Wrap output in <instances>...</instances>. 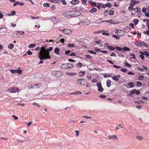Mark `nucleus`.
<instances>
[{
  "label": "nucleus",
  "mask_w": 149,
  "mask_h": 149,
  "mask_svg": "<svg viewBox=\"0 0 149 149\" xmlns=\"http://www.w3.org/2000/svg\"><path fill=\"white\" fill-rule=\"evenodd\" d=\"M46 47V46H45L41 48L39 55V57L40 60H47L51 58L49 52L52 50L53 48L52 47H50L49 48L46 49L45 48Z\"/></svg>",
  "instance_id": "f257e3e1"
},
{
  "label": "nucleus",
  "mask_w": 149,
  "mask_h": 149,
  "mask_svg": "<svg viewBox=\"0 0 149 149\" xmlns=\"http://www.w3.org/2000/svg\"><path fill=\"white\" fill-rule=\"evenodd\" d=\"M80 15V13L79 11L75 10L67 11L63 14V15L67 17H70L74 16H78Z\"/></svg>",
  "instance_id": "f03ea898"
},
{
  "label": "nucleus",
  "mask_w": 149,
  "mask_h": 149,
  "mask_svg": "<svg viewBox=\"0 0 149 149\" xmlns=\"http://www.w3.org/2000/svg\"><path fill=\"white\" fill-rule=\"evenodd\" d=\"M73 64L72 63H65L62 64L61 67L62 68L66 69H70L73 67Z\"/></svg>",
  "instance_id": "7ed1b4c3"
},
{
  "label": "nucleus",
  "mask_w": 149,
  "mask_h": 149,
  "mask_svg": "<svg viewBox=\"0 0 149 149\" xmlns=\"http://www.w3.org/2000/svg\"><path fill=\"white\" fill-rule=\"evenodd\" d=\"M142 12L145 14L146 16L149 17V6L147 8L143 7L142 9Z\"/></svg>",
  "instance_id": "20e7f679"
},
{
  "label": "nucleus",
  "mask_w": 149,
  "mask_h": 149,
  "mask_svg": "<svg viewBox=\"0 0 149 149\" xmlns=\"http://www.w3.org/2000/svg\"><path fill=\"white\" fill-rule=\"evenodd\" d=\"M135 45L138 46H145L147 47H148V45L147 43L144 41L137 42L135 44Z\"/></svg>",
  "instance_id": "39448f33"
},
{
  "label": "nucleus",
  "mask_w": 149,
  "mask_h": 149,
  "mask_svg": "<svg viewBox=\"0 0 149 149\" xmlns=\"http://www.w3.org/2000/svg\"><path fill=\"white\" fill-rule=\"evenodd\" d=\"M19 91V89L16 87L11 88L8 90V91L10 93H15Z\"/></svg>",
  "instance_id": "423d86ee"
},
{
  "label": "nucleus",
  "mask_w": 149,
  "mask_h": 149,
  "mask_svg": "<svg viewBox=\"0 0 149 149\" xmlns=\"http://www.w3.org/2000/svg\"><path fill=\"white\" fill-rule=\"evenodd\" d=\"M76 81L78 84H81L83 86L85 85V80L83 79H77Z\"/></svg>",
  "instance_id": "0eeeda50"
},
{
  "label": "nucleus",
  "mask_w": 149,
  "mask_h": 149,
  "mask_svg": "<svg viewBox=\"0 0 149 149\" xmlns=\"http://www.w3.org/2000/svg\"><path fill=\"white\" fill-rule=\"evenodd\" d=\"M91 23V22L89 20H87L86 21H81L79 22L78 24V25H88Z\"/></svg>",
  "instance_id": "6e6552de"
},
{
  "label": "nucleus",
  "mask_w": 149,
  "mask_h": 149,
  "mask_svg": "<svg viewBox=\"0 0 149 149\" xmlns=\"http://www.w3.org/2000/svg\"><path fill=\"white\" fill-rule=\"evenodd\" d=\"M97 86L98 88V90L99 92H101L103 91L104 89L102 86L101 84V83L98 82L97 83Z\"/></svg>",
  "instance_id": "1a4fd4ad"
},
{
  "label": "nucleus",
  "mask_w": 149,
  "mask_h": 149,
  "mask_svg": "<svg viewBox=\"0 0 149 149\" xmlns=\"http://www.w3.org/2000/svg\"><path fill=\"white\" fill-rule=\"evenodd\" d=\"M63 33L65 34H70L72 33V30L68 29H64L63 30Z\"/></svg>",
  "instance_id": "9d476101"
},
{
  "label": "nucleus",
  "mask_w": 149,
  "mask_h": 149,
  "mask_svg": "<svg viewBox=\"0 0 149 149\" xmlns=\"http://www.w3.org/2000/svg\"><path fill=\"white\" fill-rule=\"evenodd\" d=\"M140 2L138 1H136L135 0H131L130 2L131 6H134L135 5L139 3Z\"/></svg>",
  "instance_id": "9b49d317"
},
{
  "label": "nucleus",
  "mask_w": 149,
  "mask_h": 149,
  "mask_svg": "<svg viewBox=\"0 0 149 149\" xmlns=\"http://www.w3.org/2000/svg\"><path fill=\"white\" fill-rule=\"evenodd\" d=\"M108 138L109 139H113L115 140H117L118 139V138L117 136L116 135H109L108 136Z\"/></svg>",
  "instance_id": "f8f14e48"
},
{
  "label": "nucleus",
  "mask_w": 149,
  "mask_h": 149,
  "mask_svg": "<svg viewBox=\"0 0 149 149\" xmlns=\"http://www.w3.org/2000/svg\"><path fill=\"white\" fill-rule=\"evenodd\" d=\"M41 85L40 84H35L32 86H31L30 88H37L41 86Z\"/></svg>",
  "instance_id": "ddd939ff"
},
{
  "label": "nucleus",
  "mask_w": 149,
  "mask_h": 149,
  "mask_svg": "<svg viewBox=\"0 0 149 149\" xmlns=\"http://www.w3.org/2000/svg\"><path fill=\"white\" fill-rule=\"evenodd\" d=\"M133 10L136 12L138 14H140L141 13V8L139 7H136L134 8Z\"/></svg>",
  "instance_id": "4468645a"
},
{
  "label": "nucleus",
  "mask_w": 149,
  "mask_h": 149,
  "mask_svg": "<svg viewBox=\"0 0 149 149\" xmlns=\"http://www.w3.org/2000/svg\"><path fill=\"white\" fill-rule=\"evenodd\" d=\"M104 22V21L102 20V19L100 18L97 20L95 22V23L97 24H100L102 22Z\"/></svg>",
  "instance_id": "2eb2a0df"
},
{
  "label": "nucleus",
  "mask_w": 149,
  "mask_h": 149,
  "mask_svg": "<svg viewBox=\"0 0 149 149\" xmlns=\"http://www.w3.org/2000/svg\"><path fill=\"white\" fill-rule=\"evenodd\" d=\"M63 73L60 71L56 72V77H60L63 75Z\"/></svg>",
  "instance_id": "dca6fc26"
},
{
  "label": "nucleus",
  "mask_w": 149,
  "mask_h": 149,
  "mask_svg": "<svg viewBox=\"0 0 149 149\" xmlns=\"http://www.w3.org/2000/svg\"><path fill=\"white\" fill-rule=\"evenodd\" d=\"M71 3L73 5H75L79 3V1L78 0H74L71 1Z\"/></svg>",
  "instance_id": "f3484780"
},
{
  "label": "nucleus",
  "mask_w": 149,
  "mask_h": 149,
  "mask_svg": "<svg viewBox=\"0 0 149 149\" xmlns=\"http://www.w3.org/2000/svg\"><path fill=\"white\" fill-rule=\"evenodd\" d=\"M79 10L82 12L83 13H85L87 12V10H84V8L82 6L80 7L79 8Z\"/></svg>",
  "instance_id": "a211bd4d"
},
{
  "label": "nucleus",
  "mask_w": 149,
  "mask_h": 149,
  "mask_svg": "<svg viewBox=\"0 0 149 149\" xmlns=\"http://www.w3.org/2000/svg\"><path fill=\"white\" fill-rule=\"evenodd\" d=\"M125 31L126 32H128L130 30V28L128 26L124 28Z\"/></svg>",
  "instance_id": "6ab92c4d"
},
{
  "label": "nucleus",
  "mask_w": 149,
  "mask_h": 149,
  "mask_svg": "<svg viewBox=\"0 0 149 149\" xmlns=\"http://www.w3.org/2000/svg\"><path fill=\"white\" fill-rule=\"evenodd\" d=\"M123 50L124 51H130V49L128 47H124L122 48Z\"/></svg>",
  "instance_id": "aec40b11"
},
{
  "label": "nucleus",
  "mask_w": 149,
  "mask_h": 149,
  "mask_svg": "<svg viewBox=\"0 0 149 149\" xmlns=\"http://www.w3.org/2000/svg\"><path fill=\"white\" fill-rule=\"evenodd\" d=\"M111 82V80H109V79L107 80V85L108 87H110Z\"/></svg>",
  "instance_id": "412c9836"
},
{
  "label": "nucleus",
  "mask_w": 149,
  "mask_h": 149,
  "mask_svg": "<svg viewBox=\"0 0 149 149\" xmlns=\"http://www.w3.org/2000/svg\"><path fill=\"white\" fill-rule=\"evenodd\" d=\"M97 11V9L96 8H92L90 10V12L91 13H93L94 12H96Z\"/></svg>",
  "instance_id": "4be33fe9"
},
{
  "label": "nucleus",
  "mask_w": 149,
  "mask_h": 149,
  "mask_svg": "<svg viewBox=\"0 0 149 149\" xmlns=\"http://www.w3.org/2000/svg\"><path fill=\"white\" fill-rule=\"evenodd\" d=\"M136 138L139 141H141L143 139V138L140 136L137 135L136 136Z\"/></svg>",
  "instance_id": "5701e85b"
},
{
  "label": "nucleus",
  "mask_w": 149,
  "mask_h": 149,
  "mask_svg": "<svg viewBox=\"0 0 149 149\" xmlns=\"http://www.w3.org/2000/svg\"><path fill=\"white\" fill-rule=\"evenodd\" d=\"M85 73V71L80 72H79V74L80 76H82L84 75Z\"/></svg>",
  "instance_id": "b1692460"
},
{
  "label": "nucleus",
  "mask_w": 149,
  "mask_h": 149,
  "mask_svg": "<svg viewBox=\"0 0 149 149\" xmlns=\"http://www.w3.org/2000/svg\"><path fill=\"white\" fill-rule=\"evenodd\" d=\"M82 65V64L81 63H79L76 65V66L78 68H81Z\"/></svg>",
  "instance_id": "393cba45"
},
{
  "label": "nucleus",
  "mask_w": 149,
  "mask_h": 149,
  "mask_svg": "<svg viewBox=\"0 0 149 149\" xmlns=\"http://www.w3.org/2000/svg\"><path fill=\"white\" fill-rule=\"evenodd\" d=\"M14 47V46L13 44H10L9 45H8V47L9 48L12 49Z\"/></svg>",
  "instance_id": "a878e982"
},
{
  "label": "nucleus",
  "mask_w": 149,
  "mask_h": 149,
  "mask_svg": "<svg viewBox=\"0 0 149 149\" xmlns=\"http://www.w3.org/2000/svg\"><path fill=\"white\" fill-rule=\"evenodd\" d=\"M128 85L131 88L133 87L134 86L133 83L132 82H131L129 83Z\"/></svg>",
  "instance_id": "bb28decb"
},
{
  "label": "nucleus",
  "mask_w": 149,
  "mask_h": 149,
  "mask_svg": "<svg viewBox=\"0 0 149 149\" xmlns=\"http://www.w3.org/2000/svg\"><path fill=\"white\" fill-rule=\"evenodd\" d=\"M137 83V86L139 87H140L142 85V84L141 83V82L138 81L136 82Z\"/></svg>",
  "instance_id": "cd10ccee"
},
{
  "label": "nucleus",
  "mask_w": 149,
  "mask_h": 149,
  "mask_svg": "<svg viewBox=\"0 0 149 149\" xmlns=\"http://www.w3.org/2000/svg\"><path fill=\"white\" fill-rule=\"evenodd\" d=\"M133 22L135 25H136L139 22V20L136 19H135L133 20Z\"/></svg>",
  "instance_id": "c85d7f7f"
},
{
  "label": "nucleus",
  "mask_w": 149,
  "mask_h": 149,
  "mask_svg": "<svg viewBox=\"0 0 149 149\" xmlns=\"http://www.w3.org/2000/svg\"><path fill=\"white\" fill-rule=\"evenodd\" d=\"M10 71L11 73H13V74H15V73H17V70L11 69V70H10Z\"/></svg>",
  "instance_id": "c756f323"
},
{
  "label": "nucleus",
  "mask_w": 149,
  "mask_h": 149,
  "mask_svg": "<svg viewBox=\"0 0 149 149\" xmlns=\"http://www.w3.org/2000/svg\"><path fill=\"white\" fill-rule=\"evenodd\" d=\"M112 79L115 81H117L119 80V79L117 78L116 76H114L112 77Z\"/></svg>",
  "instance_id": "7c9ffc66"
},
{
  "label": "nucleus",
  "mask_w": 149,
  "mask_h": 149,
  "mask_svg": "<svg viewBox=\"0 0 149 149\" xmlns=\"http://www.w3.org/2000/svg\"><path fill=\"white\" fill-rule=\"evenodd\" d=\"M43 6L45 7H49V6L50 5L48 3H44L43 4Z\"/></svg>",
  "instance_id": "2f4dec72"
},
{
  "label": "nucleus",
  "mask_w": 149,
  "mask_h": 149,
  "mask_svg": "<svg viewBox=\"0 0 149 149\" xmlns=\"http://www.w3.org/2000/svg\"><path fill=\"white\" fill-rule=\"evenodd\" d=\"M108 48L111 50H114L115 49V48L112 46H110L107 47Z\"/></svg>",
  "instance_id": "473e14b6"
},
{
  "label": "nucleus",
  "mask_w": 149,
  "mask_h": 149,
  "mask_svg": "<svg viewBox=\"0 0 149 149\" xmlns=\"http://www.w3.org/2000/svg\"><path fill=\"white\" fill-rule=\"evenodd\" d=\"M144 77L143 76L141 75L138 78V80L140 81L142 80L144 78Z\"/></svg>",
  "instance_id": "72a5a7b5"
},
{
  "label": "nucleus",
  "mask_w": 149,
  "mask_h": 149,
  "mask_svg": "<svg viewBox=\"0 0 149 149\" xmlns=\"http://www.w3.org/2000/svg\"><path fill=\"white\" fill-rule=\"evenodd\" d=\"M121 70L123 72H126L127 71V70L126 68H122L121 69Z\"/></svg>",
  "instance_id": "f704fd0d"
},
{
  "label": "nucleus",
  "mask_w": 149,
  "mask_h": 149,
  "mask_svg": "<svg viewBox=\"0 0 149 149\" xmlns=\"http://www.w3.org/2000/svg\"><path fill=\"white\" fill-rule=\"evenodd\" d=\"M19 4H20V2L19 1H15L14 3V6H15L17 5H19Z\"/></svg>",
  "instance_id": "c9c22d12"
},
{
  "label": "nucleus",
  "mask_w": 149,
  "mask_h": 149,
  "mask_svg": "<svg viewBox=\"0 0 149 149\" xmlns=\"http://www.w3.org/2000/svg\"><path fill=\"white\" fill-rule=\"evenodd\" d=\"M135 93L136 95H138L140 93V92L139 90H136L135 89Z\"/></svg>",
  "instance_id": "e433bc0d"
},
{
  "label": "nucleus",
  "mask_w": 149,
  "mask_h": 149,
  "mask_svg": "<svg viewBox=\"0 0 149 149\" xmlns=\"http://www.w3.org/2000/svg\"><path fill=\"white\" fill-rule=\"evenodd\" d=\"M85 56L86 58L88 59H91L92 58V56L88 55H86Z\"/></svg>",
  "instance_id": "4c0bfd02"
},
{
  "label": "nucleus",
  "mask_w": 149,
  "mask_h": 149,
  "mask_svg": "<svg viewBox=\"0 0 149 149\" xmlns=\"http://www.w3.org/2000/svg\"><path fill=\"white\" fill-rule=\"evenodd\" d=\"M133 7V6H131V4H130V6L128 7V9L132 11V10H133L134 8Z\"/></svg>",
  "instance_id": "58836bf2"
},
{
  "label": "nucleus",
  "mask_w": 149,
  "mask_h": 149,
  "mask_svg": "<svg viewBox=\"0 0 149 149\" xmlns=\"http://www.w3.org/2000/svg\"><path fill=\"white\" fill-rule=\"evenodd\" d=\"M66 74H67L70 75H71V76H72L74 75H75L76 74L75 73L71 72V73H70L68 72H66Z\"/></svg>",
  "instance_id": "ea45409f"
},
{
  "label": "nucleus",
  "mask_w": 149,
  "mask_h": 149,
  "mask_svg": "<svg viewBox=\"0 0 149 149\" xmlns=\"http://www.w3.org/2000/svg\"><path fill=\"white\" fill-rule=\"evenodd\" d=\"M130 56H132V57L131 58L133 59H136V58L135 57V55L133 54H130Z\"/></svg>",
  "instance_id": "a19ab883"
},
{
  "label": "nucleus",
  "mask_w": 149,
  "mask_h": 149,
  "mask_svg": "<svg viewBox=\"0 0 149 149\" xmlns=\"http://www.w3.org/2000/svg\"><path fill=\"white\" fill-rule=\"evenodd\" d=\"M36 46L35 44H32L29 46V47L30 48H33Z\"/></svg>",
  "instance_id": "79ce46f5"
},
{
  "label": "nucleus",
  "mask_w": 149,
  "mask_h": 149,
  "mask_svg": "<svg viewBox=\"0 0 149 149\" xmlns=\"http://www.w3.org/2000/svg\"><path fill=\"white\" fill-rule=\"evenodd\" d=\"M116 49L118 50L119 51H121L122 50H123L122 48L121 47H116Z\"/></svg>",
  "instance_id": "37998d69"
},
{
  "label": "nucleus",
  "mask_w": 149,
  "mask_h": 149,
  "mask_svg": "<svg viewBox=\"0 0 149 149\" xmlns=\"http://www.w3.org/2000/svg\"><path fill=\"white\" fill-rule=\"evenodd\" d=\"M113 36L116 39H118L120 38V36H116L115 35H113Z\"/></svg>",
  "instance_id": "c03bdc74"
},
{
  "label": "nucleus",
  "mask_w": 149,
  "mask_h": 149,
  "mask_svg": "<svg viewBox=\"0 0 149 149\" xmlns=\"http://www.w3.org/2000/svg\"><path fill=\"white\" fill-rule=\"evenodd\" d=\"M114 11L113 10L110 11L109 13V14L110 15H113L114 13Z\"/></svg>",
  "instance_id": "a18cd8bd"
},
{
  "label": "nucleus",
  "mask_w": 149,
  "mask_h": 149,
  "mask_svg": "<svg viewBox=\"0 0 149 149\" xmlns=\"http://www.w3.org/2000/svg\"><path fill=\"white\" fill-rule=\"evenodd\" d=\"M88 52L90 53H91V54H96V53L95 52L91 50H88Z\"/></svg>",
  "instance_id": "49530a36"
},
{
  "label": "nucleus",
  "mask_w": 149,
  "mask_h": 149,
  "mask_svg": "<svg viewBox=\"0 0 149 149\" xmlns=\"http://www.w3.org/2000/svg\"><path fill=\"white\" fill-rule=\"evenodd\" d=\"M104 77L105 78H108L111 77V76L110 74H105L104 75Z\"/></svg>",
  "instance_id": "de8ad7c7"
},
{
  "label": "nucleus",
  "mask_w": 149,
  "mask_h": 149,
  "mask_svg": "<svg viewBox=\"0 0 149 149\" xmlns=\"http://www.w3.org/2000/svg\"><path fill=\"white\" fill-rule=\"evenodd\" d=\"M15 13H16V12H15V11H12L11 12V13H10V16H13V15H14L15 14Z\"/></svg>",
  "instance_id": "09e8293b"
},
{
  "label": "nucleus",
  "mask_w": 149,
  "mask_h": 149,
  "mask_svg": "<svg viewBox=\"0 0 149 149\" xmlns=\"http://www.w3.org/2000/svg\"><path fill=\"white\" fill-rule=\"evenodd\" d=\"M33 104L34 106H38L39 107H40V106L38 103H36V102H33Z\"/></svg>",
  "instance_id": "8fccbe9b"
},
{
  "label": "nucleus",
  "mask_w": 149,
  "mask_h": 149,
  "mask_svg": "<svg viewBox=\"0 0 149 149\" xmlns=\"http://www.w3.org/2000/svg\"><path fill=\"white\" fill-rule=\"evenodd\" d=\"M103 35H106L107 36H109L110 35V33H108L103 32L102 33Z\"/></svg>",
  "instance_id": "3c124183"
},
{
  "label": "nucleus",
  "mask_w": 149,
  "mask_h": 149,
  "mask_svg": "<svg viewBox=\"0 0 149 149\" xmlns=\"http://www.w3.org/2000/svg\"><path fill=\"white\" fill-rule=\"evenodd\" d=\"M118 125H119V127L120 128H119L118 127H117L116 128V130H121V129L120 128H122V126L121 125V124H119Z\"/></svg>",
  "instance_id": "603ef678"
},
{
  "label": "nucleus",
  "mask_w": 149,
  "mask_h": 149,
  "mask_svg": "<svg viewBox=\"0 0 149 149\" xmlns=\"http://www.w3.org/2000/svg\"><path fill=\"white\" fill-rule=\"evenodd\" d=\"M125 65L128 67H130L131 66V65L130 64H129L127 62H126L125 64Z\"/></svg>",
  "instance_id": "864d4df0"
},
{
  "label": "nucleus",
  "mask_w": 149,
  "mask_h": 149,
  "mask_svg": "<svg viewBox=\"0 0 149 149\" xmlns=\"http://www.w3.org/2000/svg\"><path fill=\"white\" fill-rule=\"evenodd\" d=\"M135 89L132 90L130 92V94L132 95L135 93Z\"/></svg>",
  "instance_id": "5fc2aeb1"
},
{
  "label": "nucleus",
  "mask_w": 149,
  "mask_h": 149,
  "mask_svg": "<svg viewBox=\"0 0 149 149\" xmlns=\"http://www.w3.org/2000/svg\"><path fill=\"white\" fill-rule=\"evenodd\" d=\"M68 46L69 47H74V45L73 44H69L68 45Z\"/></svg>",
  "instance_id": "6e6d98bb"
},
{
  "label": "nucleus",
  "mask_w": 149,
  "mask_h": 149,
  "mask_svg": "<svg viewBox=\"0 0 149 149\" xmlns=\"http://www.w3.org/2000/svg\"><path fill=\"white\" fill-rule=\"evenodd\" d=\"M104 30H99L97 32H95L94 33H102V31H104Z\"/></svg>",
  "instance_id": "4d7b16f0"
},
{
  "label": "nucleus",
  "mask_w": 149,
  "mask_h": 149,
  "mask_svg": "<svg viewBox=\"0 0 149 149\" xmlns=\"http://www.w3.org/2000/svg\"><path fill=\"white\" fill-rule=\"evenodd\" d=\"M27 53L29 55H30L32 54V53L30 50L28 51Z\"/></svg>",
  "instance_id": "13d9d810"
},
{
  "label": "nucleus",
  "mask_w": 149,
  "mask_h": 149,
  "mask_svg": "<svg viewBox=\"0 0 149 149\" xmlns=\"http://www.w3.org/2000/svg\"><path fill=\"white\" fill-rule=\"evenodd\" d=\"M82 4L85 5L86 3L87 0H81Z\"/></svg>",
  "instance_id": "bf43d9fd"
},
{
  "label": "nucleus",
  "mask_w": 149,
  "mask_h": 149,
  "mask_svg": "<svg viewBox=\"0 0 149 149\" xmlns=\"http://www.w3.org/2000/svg\"><path fill=\"white\" fill-rule=\"evenodd\" d=\"M22 71L21 70H17V73H18L19 74H20L22 73Z\"/></svg>",
  "instance_id": "052dcab7"
},
{
  "label": "nucleus",
  "mask_w": 149,
  "mask_h": 149,
  "mask_svg": "<svg viewBox=\"0 0 149 149\" xmlns=\"http://www.w3.org/2000/svg\"><path fill=\"white\" fill-rule=\"evenodd\" d=\"M58 146L59 147V149H60L61 148V143H58Z\"/></svg>",
  "instance_id": "680f3d73"
},
{
  "label": "nucleus",
  "mask_w": 149,
  "mask_h": 149,
  "mask_svg": "<svg viewBox=\"0 0 149 149\" xmlns=\"http://www.w3.org/2000/svg\"><path fill=\"white\" fill-rule=\"evenodd\" d=\"M127 74L129 75H134V74L132 72L130 71L127 73Z\"/></svg>",
  "instance_id": "e2e57ef3"
},
{
  "label": "nucleus",
  "mask_w": 149,
  "mask_h": 149,
  "mask_svg": "<svg viewBox=\"0 0 149 149\" xmlns=\"http://www.w3.org/2000/svg\"><path fill=\"white\" fill-rule=\"evenodd\" d=\"M12 36L14 37H17L18 36V34L17 33H15L13 34Z\"/></svg>",
  "instance_id": "0e129e2a"
},
{
  "label": "nucleus",
  "mask_w": 149,
  "mask_h": 149,
  "mask_svg": "<svg viewBox=\"0 0 149 149\" xmlns=\"http://www.w3.org/2000/svg\"><path fill=\"white\" fill-rule=\"evenodd\" d=\"M71 51L70 50H67L65 52V54H66V55H67L68 54H69V53L71 52Z\"/></svg>",
  "instance_id": "69168bd1"
},
{
  "label": "nucleus",
  "mask_w": 149,
  "mask_h": 149,
  "mask_svg": "<svg viewBox=\"0 0 149 149\" xmlns=\"http://www.w3.org/2000/svg\"><path fill=\"white\" fill-rule=\"evenodd\" d=\"M145 55L146 56H149V54L147 52H145Z\"/></svg>",
  "instance_id": "338daca9"
},
{
  "label": "nucleus",
  "mask_w": 149,
  "mask_h": 149,
  "mask_svg": "<svg viewBox=\"0 0 149 149\" xmlns=\"http://www.w3.org/2000/svg\"><path fill=\"white\" fill-rule=\"evenodd\" d=\"M12 117H13V118H14L15 120H17L18 119V117H17V116H15V115H13V116H12Z\"/></svg>",
  "instance_id": "774afa93"
}]
</instances>
